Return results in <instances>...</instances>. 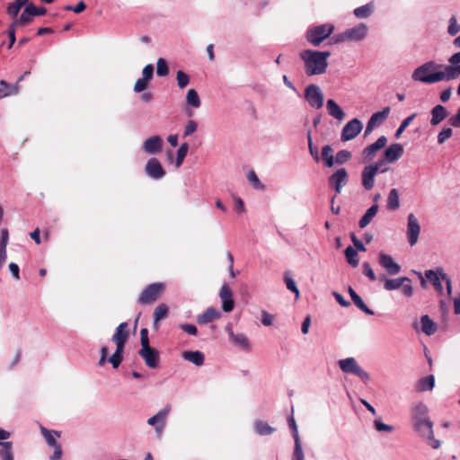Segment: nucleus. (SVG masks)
I'll use <instances>...</instances> for the list:
<instances>
[{
    "label": "nucleus",
    "instance_id": "nucleus-28",
    "mask_svg": "<svg viewBox=\"0 0 460 460\" xmlns=\"http://www.w3.org/2000/svg\"><path fill=\"white\" fill-rule=\"evenodd\" d=\"M437 323L429 318L428 314L420 317V330L428 336L433 335L437 332Z\"/></svg>",
    "mask_w": 460,
    "mask_h": 460
},
{
    "label": "nucleus",
    "instance_id": "nucleus-51",
    "mask_svg": "<svg viewBox=\"0 0 460 460\" xmlns=\"http://www.w3.org/2000/svg\"><path fill=\"white\" fill-rule=\"evenodd\" d=\"M233 341L238 346L247 349L249 347V341L245 335L243 334H236L234 335L233 332L230 333Z\"/></svg>",
    "mask_w": 460,
    "mask_h": 460
},
{
    "label": "nucleus",
    "instance_id": "nucleus-3",
    "mask_svg": "<svg viewBox=\"0 0 460 460\" xmlns=\"http://www.w3.org/2000/svg\"><path fill=\"white\" fill-rule=\"evenodd\" d=\"M414 430L418 432L419 436L427 441V444L433 449H438L440 447V441L434 438L433 423L428 419L419 420L412 423Z\"/></svg>",
    "mask_w": 460,
    "mask_h": 460
},
{
    "label": "nucleus",
    "instance_id": "nucleus-53",
    "mask_svg": "<svg viewBox=\"0 0 460 460\" xmlns=\"http://www.w3.org/2000/svg\"><path fill=\"white\" fill-rule=\"evenodd\" d=\"M351 158V153L348 150H341L336 154L335 163L343 164Z\"/></svg>",
    "mask_w": 460,
    "mask_h": 460
},
{
    "label": "nucleus",
    "instance_id": "nucleus-55",
    "mask_svg": "<svg viewBox=\"0 0 460 460\" xmlns=\"http://www.w3.org/2000/svg\"><path fill=\"white\" fill-rule=\"evenodd\" d=\"M453 135V130L451 128H443L438 135V143L439 145L444 144L447 139H449Z\"/></svg>",
    "mask_w": 460,
    "mask_h": 460
},
{
    "label": "nucleus",
    "instance_id": "nucleus-6",
    "mask_svg": "<svg viewBox=\"0 0 460 460\" xmlns=\"http://www.w3.org/2000/svg\"><path fill=\"white\" fill-rule=\"evenodd\" d=\"M340 369L345 374H353L359 377L364 383H367L370 376L358 363L356 358L349 357L338 361Z\"/></svg>",
    "mask_w": 460,
    "mask_h": 460
},
{
    "label": "nucleus",
    "instance_id": "nucleus-47",
    "mask_svg": "<svg viewBox=\"0 0 460 460\" xmlns=\"http://www.w3.org/2000/svg\"><path fill=\"white\" fill-rule=\"evenodd\" d=\"M188 149H189V146L187 143L181 144V146L179 147V149L177 151V157H176V166L177 167H180L182 164L183 160L187 155Z\"/></svg>",
    "mask_w": 460,
    "mask_h": 460
},
{
    "label": "nucleus",
    "instance_id": "nucleus-17",
    "mask_svg": "<svg viewBox=\"0 0 460 460\" xmlns=\"http://www.w3.org/2000/svg\"><path fill=\"white\" fill-rule=\"evenodd\" d=\"M379 264L390 275H396L400 273L402 270L401 266L393 259L391 255L384 252L379 253Z\"/></svg>",
    "mask_w": 460,
    "mask_h": 460
},
{
    "label": "nucleus",
    "instance_id": "nucleus-49",
    "mask_svg": "<svg viewBox=\"0 0 460 460\" xmlns=\"http://www.w3.org/2000/svg\"><path fill=\"white\" fill-rule=\"evenodd\" d=\"M356 306L367 314L373 315L374 311L371 310L363 301V299L358 295L352 299Z\"/></svg>",
    "mask_w": 460,
    "mask_h": 460
},
{
    "label": "nucleus",
    "instance_id": "nucleus-10",
    "mask_svg": "<svg viewBox=\"0 0 460 460\" xmlns=\"http://www.w3.org/2000/svg\"><path fill=\"white\" fill-rule=\"evenodd\" d=\"M138 354L148 367L156 368L158 367L160 360L159 351L152 348L150 344L142 346L138 350Z\"/></svg>",
    "mask_w": 460,
    "mask_h": 460
},
{
    "label": "nucleus",
    "instance_id": "nucleus-29",
    "mask_svg": "<svg viewBox=\"0 0 460 460\" xmlns=\"http://www.w3.org/2000/svg\"><path fill=\"white\" fill-rule=\"evenodd\" d=\"M128 324L124 322L119 324L116 328L115 333L112 335V341L127 342L129 338V332L128 330Z\"/></svg>",
    "mask_w": 460,
    "mask_h": 460
},
{
    "label": "nucleus",
    "instance_id": "nucleus-44",
    "mask_svg": "<svg viewBox=\"0 0 460 460\" xmlns=\"http://www.w3.org/2000/svg\"><path fill=\"white\" fill-rule=\"evenodd\" d=\"M247 180L249 183L255 189V190H264L265 186L261 181V180L258 178L256 172L253 170H250L247 172Z\"/></svg>",
    "mask_w": 460,
    "mask_h": 460
},
{
    "label": "nucleus",
    "instance_id": "nucleus-43",
    "mask_svg": "<svg viewBox=\"0 0 460 460\" xmlns=\"http://www.w3.org/2000/svg\"><path fill=\"white\" fill-rule=\"evenodd\" d=\"M254 429L256 433L261 436L271 434L274 431L273 428L262 420L256 421L254 424Z\"/></svg>",
    "mask_w": 460,
    "mask_h": 460
},
{
    "label": "nucleus",
    "instance_id": "nucleus-57",
    "mask_svg": "<svg viewBox=\"0 0 460 460\" xmlns=\"http://www.w3.org/2000/svg\"><path fill=\"white\" fill-rule=\"evenodd\" d=\"M363 274L367 276L370 280L375 281L376 279V276L370 265L369 262L365 261L362 264Z\"/></svg>",
    "mask_w": 460,
    "mask_h": 460
},
{
    "label": "nucleus",
    "instance_id": "nucleus-18",
    "mask_svg": "<svg viewBox=\"0 0 460 460\" xmlns=\"http://www.w3.org/2000/svg\"><path fill=\"white\" fill-rule=\"evenodd\" d=\"M349 41L359 42L362 41L367 35L368 27L365 23H358L356 26L346 30Z\"/></svg>",
    "mask_w": 460,
    "mask_h": 460
},
{
    "label": "nucleus",
    "instance_id": "nucleus-32",
    "mask_svg": "<svg viewBox=\"0 0 460 460\" xmlns=\"http://www.w3.org/2000/svg\"><path fill=\"white\" fill-rule=\"evenodd\" d=\"M169 307L166 304H159L154 310V326L158 329V323L168 316Z\"/></svg>",
    "mask_w": 460,
    "mask_h": 460
},
{
    "label": "nucleus",
    "instance_id": "nucleus-36",
    "mask_svg": "<svg viewBox=\"0 0 460 460\" xmlns=\"http://www.w3.org/2000/svg\"><path fill=\"white\" fill-rule=\"evenodd\" d=\"M378 208H379L378 205L374 204L366 211V213L363 215V217L360 218V220L358 222V226L360 228H365L367 226H368L371 223V221L376 215Z\"/></svg>",
    "mask_w": 460,
    "mask_h": 460
},
{
    "label": "nucleus",
    "instance_id": "nucleus-16",
    "mask_svg": "<svg viewBox=\"0 0 460 460\" xmlns=\"http://www.w3.org/2000/svg\"><path fill=\"white\" fill-rule=\"evenodd\" d=\"M145 171L149 177L155 180L162 179L165 175V171L160 161L155 157L146 162Z\"/></svg>",
    "mask_w": 460,
    "mask_h": 460
},
{
    "label": "nucleus",
    "instance_id": "nucleus-56",
    "mask_svg": "<svg viewBox=\"0 0 460 460\" xmlns=\"http://www.w3.org/2000/svg\"><path fill=\"white\" fill-rule=\"evenodd\" d=\"M307 139H308V149H309L310 155L313 156L314 161L319 162L320 157H319V154H318V149H317V147L314 146V145H313V140H312V136H311L310 131H308V133H307Z\"/></svg>",
    "mask_w": 460,
    "mask_h": 460
},
{
    "label": "nucleus",
    "instance_id": "nucleus-46",
    "mask_svg": "<svg viewBox=\"0 0 460 460\" xmlns=\"http://www.w3.org/2000/svg\"><path fill=\"white\" fill-rule=\"evenodd\" d=\"M24 5L22 4L20 2H18L17 0H15L14 2L13 3H10L8 5H7V8H6V13L9 16L13 17V19L16 18V16H18L21 9L23 7Z\"/></svg>",
    "mask_w": 460,
    "mask_h": 460
},
{
    "label": "nucleus",
    "instance_id": "nucleus-40",
    "mask_svg": "<svg viewBox=\"0 0 460 460\" xmlns=\"http://www.w3.org/2000/svg\"><path fill=\"white\" fill-rule=\"evenodd\" d=\"M345 257L349 265L352 267H357L359 262L358 252L356 249H354L352 246H348L345 249Z\"/></svg>",
    "mask_w": 460,
    "mask_h": 460
},
{
    "label": "nucleus",
    "instance_id": "nucleus-2",
    "mask_svg": "<svg viewBox=\"0 0 460 460\" xmlns=\"http://www.w3.org/2000/svg\"><path fill=\"white\" fill-rule=\"evenodd\" d=\"M330 51L305 49L300 52L305 72L308 76L320 75L326 72Z\"/></svg>",
    "mask_w": 460,
    "mask_h": 460
},
{
    "label": "nucleus",
    "instance_id": "nucleus-20",
    "mask_svg": "<svg viewBox=\"0 0 460 460\" xmlns=\"http://www.w3.org/2000/svg\"><path fill=\"white\" fill-rule=\"evenodd\" d=\"M387 144V138L385 136H381L377 138V140L367 146L363 149L362 155L366 160H372L376 153L385 147Z\"/></svg>",
    "mask_w": 460,
    "mask_h": 460
},
{
    "label": "nucleus",
    "instance_id": "nucleus-7",
    "mask_svg": "<svg viewBox=\"0 0 460 460\" xmlns=\"http://www.w3.org/2000/svg\"><path fill=\"white\" fill-rule=\"evenodd\" d=\"M40 430L47 444L49 447H54V452L52 456H50V459L59 460L62 457L63 451L61 445L57 441V438L61 437V432L57 430H49L43 426H40Z\"/></svg>",
    "mask_w": 460,
    "mask_h": 460
},
{
    "label": "nucleus",
    "instance_id": "nucleus-64",
    "mask_svg": "<svg viewBox=\"0 0 460 460\" xmlns=\"http://www.w3.org/2000/svg\"><path fill=\"white\" fill-rule=\"evenodd\" d=\"M448 123L454 128H460V107L456 113L449 118Z\"/></svg>",
    "mask_w": 460,
    "mask_h": 460
},
{
    "label": "nucleus",
    "instance_id": "nucleus-30",
    "mask_svg": "<svg viewBox=\"0 0 460 460\" xmlns=\"http://www.w3.org/2000/svg\"><path fill=\"white\" fill-rule=\"evenodd\" d=\"M326 109L329 115L338 120H342L345 118V112L332 99L327 101Z\"/></svg>",
    "mask_w": 460,
    "mask_h": 460
},
{
    "label": "nucleus",
    "instance_id": "nucleus-4",
    "mask_svg": "<svg viewBox=\"0 0 460 460\" xmlns=\"http://www.w3.org/2000/svg\"><path fill=\"white\" fill-rule=\"evenodd\" d=\"M165 284L155 282L146 286L137 298V304L149 305L156 302L165 291Z\"/></svg>",
    "mask_w": 460,
    "mask_h": 460
},
{
    "label": "nucleus",
    "instance_id": "nucleus-52",
    "mask_svg": "<svg viewBox=\"0 0 460 460\" xmlns=\"http://www.w3.org/2000/svg\"><path fill=\"white\" fill-rule=\"evenodd\" d=\"M176 80L178 86L181 89L185 88L190 83V76L183 71L179 70L177 72Z\"/></svg>",
    "mask_w": 460,
    "mask_h": 460
},
{
    "label": "nucleus",
    "instance_id": "nucleus-15",
    "mask_svg": "<svg viewBox=\"0 0 460 460\" xmlns=\"http://www.w3.org/2000/svg\"><path fill=\"white\" fill-rule=\"evenodd\" d=\"M376 165H366L361 172V184L366 190H370L375 186L377 175Z\"/></svg>",
    "mask_w": 460,
    "mask_h": 460
},
{
    "label": "nucleus",
    "instance_id": "nucleus-19",
    "mask_svg": "<svg viewBox=\"0 0 460 460\" xmlns=\"http://www.w3.org/2000/svg\"><path fill=\"white\" fill-rule=\"evenodd\" d=\"M219 296L222 301V309L224 312L229 313L234 307V301L233 298V292L227 284L221 287Z\"/></svg>",
    "mask_w": 460,
    "mask_h": 460
},
{
    "label": "nucleus",
    "instance_id": "nucleus-11",
    "mask_svg": "<svg viewBox=\"0 0 460 460\" xmlns=\"http://www.w3.org/2000/svg\"><path fill=\"white\" fill-rule=\"evenodd\" d=\"M171 411V405H166L163 410L159 411L155 415L147 420V424L154 426L157 436L160 437L166 423V419Z\"/></svg>",
    "mask_w": 460,
    "mask_h": 460
},
{
    "label": "nucleus",
    "instance_id": "nucleus-5",
    "mask_svg": "<svg viewBox=\"0 0 460 460\" xmlns=\"http://www.w3.org/2000/svg\"><path fill=\"white\" fill-rule=\"evenodd\" d=\"M334 31L332 23H324L309 28L305 33L306 40L316 47L327 39Z\"/></svg>",
    "mask_w": 460,
    "mask_h": 460
},
{
    "label": "nucleus",
    "instance_id": "nucleus-22",
    "mask_svg": "<svg viewBox=\"0 0 460 460\" xmlns=\"http://www.w3.org/2000/svg\"><path fill=\"white\" fill-rule=\"evenodd\" d=\"M163 148V139L159 136H153L145 140L142 149L147 154H157Z\"/></svg>",
    "mask_w": 460,
    "mask_h": 460
},
{
    "label": "nucleus",
    "instance_id": "nucleus-8",
    "mask_svg": "<svg viewBox=\"0 0 460 460\" xmlns=\"http://www.w3.org/2000/svg\"><path fill=\"white\" fill-rule=\"evenodd\" d=\"M305 98L312 108L320 109L323 105V93L316 84H310L305 88Z\"/></svg>",
    "mask_w": 460,
    "mask_h": 460
},
{
    "label": "nucleus",
    "instance_id": "nucleus-45",
    "mask_svg": "<svg viewBox=\"0 0 460 460\" xmlns=\"http://www.w3.org/2000/svg\"><path fill=\"white\" fill-rule=\"evenodd\" d=\"M322 156L325 161V165L327 167H332L334 164V157L332 155V148L331 146L326 145L322 148Z\"/></svg>",
    "mask_w": 460,
    "mask_h": 460
},
{
    "label": "nucleus",
    "instance_id": "nucleus-27",
    "mask_svg": "<svg viewBox=\"0 0 460 460\" xmlns=\"http://www.w3.org/2000/svg\"><path fill=\"white\" fill-rule=\"evenodd\" d=\"M221 314L214 307H208L203 314L197 317L199 324H207L212 323L214 320L220 318Z\"/></svg>",
    "mask_w": 460,
    "mask_h": 460
},
{
    "label": "nucleus",
    "instance_id": "nucleus-33",
    "mask_svg": "<svg viewBox=\"0 0 460 460\" xmlns=\"http://www.w3.org/2000/svg\"><path fill=\"white\" fill-rule=\"evenodd\" d=\"M405 282H411V279L408 277L386 279H385L384 288L387 291L396 290L401 288V286H403Z\"/></svg>",
    "mask_w": 460,
    "mask_h": 460
},
{
    "label": "nucleus",
    "instance_id": "nucleus-24",
    "mask_svg": "<svg viewBox=\"0 0 460 460\" xmlns=\"http://www.w3.org/2000/svg\"><path fill=\"white\" fill-rule=\"evenodd\" d=\"M34 14L32 13L31 7L30 3L24 7L22 14L20 16H16V18L12 22L17 27H24L31 24L33 22Z\"/></svg>",
    "mask_w": 460,
    "mask_h": 460
},
{
    "label": "nucleus",
    "instance_id": "nucleus-62",
    "mask_svg": "<svg viewBox=\"0 0 460 460\" xmlns=\"http://www.w3.org/2000/svg\"><path fill=\"white\" fill-rule=\"evenodd\" d=\"M147 84H148V81L147 80H144L143 78H139L135 83L134 91L136 93H141L144 90H146V88L147 87Z\"/></svg>",
    "mask_w": 460,
    "mask_h": 460
},
{
    "label": "nucleus",
    "instance_id": "nucleus-21",
    "mask_svg": "<svg viewBox=\"0 0 460 460\" xmlns=\"http://www.w3.org/2000/svg\"><path fill=\"white\" fill-rule=\"evenodd\" d=\"M403 154V146L400 143L390 145L384 152V158L386 163H394L401 158Z\"/></svg>",
    "mask_w": 460,
    "mask_h": 460
},
{
    "label": "nucleus",
    "instance_id": "nucleus-1",
    "mask_svg": "<svg viewBox=\"0 0 460 460\" xmlns=\"http://www.w3.org/2000/svg\"><path fill=\"white\" fill-rule=\"evenodd\" d=\"M412 80L424 84H435L441 81H451V66H444L435 61H428L418 66L411 75Z\"/></svg>",
    "mask_w": 460,
    "mask_h": 460
},
{
    "label": "nucleus",
    "instance_id": "nucleus-38",
    "mask_svg": "<svg viewBox=\"0 0 460 460\" xmlns=\"http://www.w3.org/2000/svg\"><path fill=\"white\" fill-rule=\"evenodd\" d=\"M374 12V3L370 2L353 10L354 15L358 19H366Z\"/></svg>",
    "mask_w": 460,
    "mask_h": 460
},
{
    "label": "nucleus",
    "instance_id": "nucleus-34",
    "mask_svg": "<svg viewBox=\"0 0 460 460\" xmlns=\"http://www.w3.org/2000/svg\"><path fill=\"white\" fill-rule=\"evenodd\" d=\"M182 358L185 359V360H188L191 363H193L194 365L199 367V366H202L204 364V359H205V357H204V354L199 350L197 351H190V350H187V351H184L182 353Z\"/></svg>",
    "mask_w": 460,
    "mask_h": 460
},
{
    "label": "nucleus",
    "instance_id": "nucleus-42",
    "mask_svg": "<svg viewBox=\"0 0 460 460\" xmlns=\"http://www.w3.org/2000/svg\"><path fill=\"white\" fill-rule=\"evenodd\" d=\"M186 102L189 105H190L193 108H199L201 103L199 93L194 89H190L187 92Z\"/></svg>",
    "mask_w": 460,
    "mask_h": 460
},
{
    "label": "nucleus",
    "instance_id": "nucleus-23",
    "mask_svg": "<svg viewBox=\"0 0 460 460\" xmlns=\"http://www.w3.org/2000/svg\"><path fill=\"white\" fill-rule=\"evenodd\" d=\"M24 75H21L14 84H9L6 81L0 80V99L17 94L20 91L19 83L23 79Z\"/></svg>",
    "mask_w": 460,
    "mask_h": 460
},
{
    "label": "nucleus",
    "instance_id": "nucleus-31",
    "mask_svg": "<svg viewBox=\"0 0 460 460\" xmlns=\"http://www.w3.org/2000/svg\"><path fill=\"white\" fill-rule=\"evenodd\" d=\"M389 113L390 107H385L381 111L374 113L368 119L367 123L376 128L387 119Z\"/></svg>",
    "mask_w": 460,
    "mask_h": 460
},
{
    "label": "nucleus",
    "instance_id": "nucleus-41",
    "mask_svg": "<svg viewBox=\"0 0 460 460\" xmlns=\"http://www.w3.org/2000/svg\"><path fill=\"white\" fill-rule=\"evenodd\" d=\"M0 446L2 449L0 450V458L1 460H13V443L10 441L7 442H0Z\"/></svg>",
    "mask_w": 460,
    "mask_h": 460
},
{
    "label": "nucleus",
    "instance_id": "nucleus-25",
    "mask_svg": "<svg viewBox=\"0 0 460 460\" xmlns=\"http://www.w3.org/2000/svg\"><path fill=\"white\" fill-rule=\"evenodd\" d=\"M439 270H443V269L438 268L436 270H425L424 275H425L426 279L431 282V284L434 286L435 289L439 294H442L443 286L441 283L442 278H441Z\"/></svg>",
    "mask_w": 460,
    "mask_h": 460
},
{
    "label": "nucleus",
    "instance_id": "nucleus-63",
    "mask_svg": "<svg viewBox=\"0 0 460 460\" xmlns=\"http://www.w3.org/2000/svg\"><path fill=\"white\" fill-rule=\"evenodd\" d=\"M197 123L194 120H189L185 126L183 137H188L197 130Z\"/></svg>",
    "mask_w": 460,
    "mask_h": 460
},
{
    "label": "nucleus",
    "instance_id": "nucleus-13",
    "mask_svg": "<svg viewBox=\"0 0 460 460\" xmlns=\"http://www.w3.org/2000/svg\"><path fill=\"white\" fill-rule=\"evenodd\" d=\"M407 237L411 246L416 244L419 239L420 226L414 214L411 213L407 217Z\"/></svg>",
    "mask_w": 460,
    "mask_h": 460
},
{
    "label": "nucleus",
    "instance_id": "nucleus-54",
    "mask_svg": "<svg viewBox=\"0 0 460 460\" xmlns=\"http://www.w3.org/2000/svg\"><path fill=\"white\" fill-rule=\"evenodd\" d=\"M460 31V24L457 23L456 18L452 16L449 19V24L447 28V32L451 36L456 35Z\"/></svg>",
    "mask_w": 460,
    "mask_h": 460
},
{
    "label": "nucleus",
    "instance_id": "nucleus-60",
    "mask_svg": "<svg viewBox=\"0 0 460 460\" xmlns=\"http://www.w3.org/2000/svg\"><path fill=\"white\" fill-rule=\"evenodd\" d=\"M374 425H375L376 429L378 430V431L391 432V431L394 430V427L393 426L388 425V424H385V423H383L379 420H376L374 421Z\"/></svg>",
    "mask_w": 460,
    "mask_h": 460
},
{
    "label": "nucleus",
    "instance_id": "nucleus-35",
    "mask_svg": "<svg viewBox=\"0 0 460 460\" xmlns=\"http://www.w3.org/2000/svg\"><path fill=\"white\" fill-rule=\"evenodd\" d=\"M400 208V197L397 189L390 190L387 196L386 208L391 211L397 210Z\"/></svg>",
    "mask_w": 460,
    "mask_h": 460
},
{
    "label": "nucleus",
    "instance_id": "nucleus-50",
    "mask_svg": "<svg viewBox=\"0 0 460 460\" xmlns=\"http://www.w3.org/2000/svg\"><path fill=\"white\" fill-rule=\"evenodd\" d=\"M156 74L159 76H166L169 74V67L165 59L160 58L157 60Z\"/></svg>",
    "mask_w": 460,
    "mask_h": 460
},
{
    "label": "nucleus",
    "instance_id": "nucleus-9",
    "mask_svg": "<svg viewBox=\"0 0 460 460\" xmlns=\"http://www.w3.org/2000/svg\"><path fill=\"white\" fill-rule=\"evenodd\" d=\"M363 124L358 119H353L345 124L341 133V139L347 142L354 139L362 130Z\"/></svg>",
    "mask_w": 460,
    "mask_h": 460
},
{
    "label": "nucleus",
    "instance_id": "nucleus-37",
    "mask_svg": "<svg viewBox=\"0 0 460 460\" xmlns=\"http://www.w3.org/2000/svg\"><path fill=\"white\" fill-rule=\"evenodd\" d=\"M435 385V377L433 375L427 376L419 380L416 385V390L418 392L431 391Z\"/></svg>",
    "mask_w": 460,
    "mask_h": 460
},
{
    "label": "nucleus",
    "instance_id": "nucleus-14",
    "mask_svg": "<svg viewBox=\"0 0 460 460\" xmlns=\"http://www.w3.org/2000/svg\"><path fill=\"white\" fill-rule=\"evenodd\" d=\"M349 181V174L345 168H340L329 178V184L334 188L336 193H341L342 188Z\"/></svg>",
    "mask_w": 460,
    "mask_h": 460
},
{
    "label": "nucleus",
    "instance_id": "nucleus-59",
    "mask_svg": "<svg viewBox=\"0 0 460 460\" xmlns=\"http://www.w3.org/2000/svg\"><path fill=\"white\" fill-rule=\"evenodd\" d=\"M86 9V4L84 1H80L77 3L75 6L66 5L65 6L66 11H73L75 13H80Z\"/></svg>",
    "mask_w": 460,
    "mask_h": 460
},
{
    "label": "nucleus",
    "instance_id": "nucleus-61",
    "mask_svg": "<svg viewBox=\"0 0 460 460\" xmlns=\"http://www.w3.org/2000/svg\"><path fill=\"white\" fill-rule=\"evenodd\" d=\"M142 75H143L142 78L144 80H147L149 82L153 78V75H154V66L152 65H146L143 68Z\"/></svg>",
    "mask_w": 460,
    "mask_h": 460
},
{
    "label": "nucleus",
    "instance_id": "nucleus-48",
    "mask_svg": "<svg viewBox=\"0 0 460 460\" xmlns=\"http://www.w3.org/2000/svg\"><path fill=\"white\" fill-rule=\"evenodd\" d=\"M416 116H417L416 113H412L411 115H410L409 117H407L406 119H404L402 121L401 125L399 126V128H397V130L395 132L396 138H399L401 137L402 132L411 124V122L415 119Z\"/></svg>",
    "mask_w": 460,
    "mask_h": 460
},
{
    "label": "nucleus",
    "instance_id": "nucleus-58",
    "mask_svg": "<svg viewBox=\"0 0 460 460\" xmlns=\"http://www.w3.org/2000/svg\"><path fill=\"white\" fill-rule=\"evenodd\" d=\"M17 28L18 27L13 23H11L8 27V30H7V36L9 38L8 49H11L13 46V44L15 43V40H16L15 32H16Z\"/></svg>",
    "mask_w": 460,
    "mask_h": 460
},
{
    "label": "nucleus",
    "instance_id": "nucleus-26",
    "mask_svg": "<svg viewBox=\"0 0 460 460\" xmlns=\"http://www.w3.org/2000/svg\"><path fill=\"white\" fill-rule=\"evenodd\" d=\"M430 113H431L430 124L432 126L438 125L448 115V112H447V109L444 106L440 105V104H438V105L434 106L432 108Z\"/></svg>",
    "mask_w": 460,
    "mask_h": 460
},
{
    "label": "nucleus",
    "instance_id": "nucleus-39",
    "mask_svg": "<svg viewBox=\"0 0 460 460\" xmlns=\"http://www.w3.org/2000/svg\"><path fill=\"white\" fill-rule=\"evenodd\" d=\"M427 414L428 407L424 403L420 402L416 404L411 410L412 423L419 420L428 419Z\"/></svg>",
    "mask_w": 460,
    "mask_h": 460
},
{
    "label": "nucleus",
    "instance_id": "nucleus-12",
    "mask_svg": "<svg viewBox=\"0 0 460 460\" xmlns=\"http://www.w3.org/2000/svg\"><path fill=\"white\" fill-rule=\"evenodd\" d=\"M289 428L291 429L292 436L295 441L292 460H304L305 455L302 448V442L298 434L296 423L293 417H289Z\"/></svg>",
    "mask_w": 460,
    "mask_h": 460
}]
</instances>
